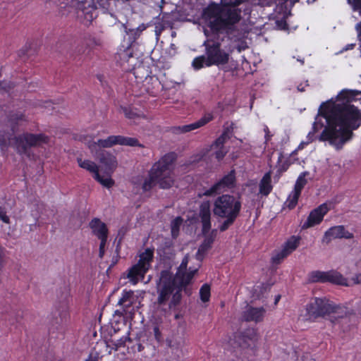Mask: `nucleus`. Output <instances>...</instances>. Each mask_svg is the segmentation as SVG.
<instances>
[{
  "mask_svg": "<svg viewBox=\"0 0 361 361\" xmlns=\"http://www.w3.org/2000/svg\"><path fill=\"white\" fill-rule=\"evenodd\" d=\"M360 99L361 90L343 89L335 98L322 102L305 144L318 140L342 149L361 126V109L352 104Z\"/></svg>",
  "mask_w": 361,
  "mask_h": 361,
  "instance_id": "1",
  "label": "nucleus"
},
{
  "mask_svg": "<svg viewBox=\"0 0 361 361\" xmlns=\"http://www.w3.org/2000/svg\"><path fill=\"white\" fill-rule=\"evenodd\" d=\"M188 256H185L175 275L167 270L161 271L157 282L158 296L154 302L157 311L166 312L180 303L183 288L190 283L198 271L197 268L192 269L191 267L188 270Z\"/></svg>",
  "mask_w": 361,
  "mask_h": 361,
  "instance_id": "2",
  "label": "nucleus"
},
{
  "mask_svg": "<svg viewBox=\"0 0 361 361\" xmlns=\"http://www.w3.org/2000/svg\"><path fill=\"white\" fill-rule=\"evenodd\" d=\"M248 0H221L211 1L203 8L202 19L211 33L215 35H231L242 19V11L238 8Z\"/></svg>",
  "mask_w": 361,
  "mask_h": 361,
  "instance_id": "3",
  "label": "nucleus"
},
{
  "mask_svg": "<svg viewBox=\"0 0 361 361\" xmlns=\"http://www.w3.org/2000/svg\"><path fill=\"white\" fill-rule=\"evenodd\" d=\"M176 159V153L171 152L154 163L149 171L148 177L142 183V190L145 192L149 191L156 185L162 189L171 188L174 183L171 166Z\"/></svg>",
  "mask_w": 361,
  "mask_h": 361,
  "instance_id": "4",
  "label": "nucleus"
},
{
  "mask_svg": "<svg viewBox=\"0 0 361 361\" xmlns=\"http://www.w3.org/2000/svg\"><path fill=\"white\" fill-rule=\"evenodd\" d=\"M241 202L232 195L222 194L214 201L213 213L225 219L222 226L232 224L240 214Z\"/></svg>",
  "mask_w": 361,
  "mask_h": 361,
  "instance_id": "5",
  "label": "nucleus"
},
{
  "mask_svg": "<svg viewBox=\"0 0 361 361\" xmlns=\"http://www.w3.org/2000/svg\"><path fill=\"white\" fill-rule=\"evenodd\" d=\"M79 140L86 144L92 153L99 152L102 148H109L114 145L137 147L141 146L139 140L135 137L122 135H110L106 139H99L94 141V137L90 135H80Z\"/></svg>",
  "mask_w": 361,
  "mask_h": 361,
  "instance_id": "6",
  "label": "nucleus"
},
{
  "mask_svg": "<svg viewBox=\"0 0 361 361\" xmlns=\"http://www.w3.org/2000/svg\"><path fill=\"white\" fill-rule=\"evenodd\" d=\"M60 6L62 16L68 11V14L76 16L86 25L90 24L94 18L96 8L86 0H63Z\"/></svg>",
  "mask_w": 361,
  "mask_h": 361,
  "instance_id": "7",
  "label": "nucleus"
},
{
  "mask_svg": "<svg viewBox=\"0 0 361 361\" xmlns=\"http://www.w3.org/2000/svg\"><path fill=\"white\" fill-rule=\"evenodd\" d=\"M13 139L16 152L19 155L25 156L29 159H31L32 156L30 148L42 147L50 141V137L44 133H23L15 136Z\"/></svg>",
  "mask_w": 361,
  "mask_h": 361,
  "instance_id": "8",
  "label": "nucleus"
},
{
  "mask_svg": "<svg viewBox=\"0 0 361 361\" xmlns=\"http://www.w3.org/2000/svg\"><path fill=\"white\" fill-rule=\"evenodd\" d=\"M203 46L205 47L208 66H220L228 63L229 54L221 48L220 42L209 38L204 42Z\"/></svg>",
  "mask_w": 361,
  "mask_h": 361,
  "instance_id": "9",
  "label": "nucleus"
},
{
  "mask_svg": "<svg viewBox=\"0 0 361 361\" xmlns=\"http://www.w3.org/2000/svg\"><path fill=\"white\" fill-rule=\"evenodd\" d=\"M236 182L235 171L231 170L226 175H224L221 179L215 182L210 188L200 189L197 192V197H213L222 192L232 189L235 187Z\"/></svg>",
  "mask_w": 361,
  "mask_h": 361,
  "instance_id": "10",
  "label": "nucleus"
},
{
  "mask_svg": "<svg viewBox=\"0 0 361 361\" xmlns=\"http://www.w3.org/2000/svg\"><path fill=\"white\" fill-rule=\"evenodd\" d=\"M334 303L326 298H314L306 306L307 319L315 320L330 316L334 311Z\"/></svg>",
  "mask_w": 361,
  "mask_h": 361,
  "instance_id": "11",
  "label": "nucleus"
},
{
  "mask_svg": "<svg viewBox=\"0 0 361 361\" xmlns=\"http://www.w3.org/2000/svg\"><path fill=\"white\" fill-rule=\"evenodd\" d=\"M139 257L137 263L129 269L127 276L134 284L137 283L140 279H142L149 269L153 260L154 250L147 248Z\"/></svg>",
  "mask_w": 361,
  "mask_h": 361,
  "instance_id": "12",
  "label": "nucleus"
},
{
  "mask_svg": "<svg viewBox=\"0 0 361 361\" xmlns=\"http://www.w3.org/2000/svg\"><path fill=\"white\" fill-rule=\"evenodd\" d=\"M98 44L95 37L90 34L84 35L75 49L73 59L82 62L89 60L93 49Z\"/></svg>",
  "mask_w": 361,
  "mask_h": 361,
  "instance_id": "13",
  "label": "nucleus"
},
{
  "mask_svg": "<svg viewBox=\"0 0 361 361\" xmlns=\"http://www.w3.org/2000/svg\"><path fill=\"white\" fill-rule=\"evenodd\" d=\"M25 115L21 112L11 111L7 116V121L10 124L11 131H0V147L1 149L7 148L13 134L18 130L20 121H25Z\"/></svg>",
  "mask_w": 361,
  "mask_h": 361,
  "instance_id": "14",
  "label": "nucleus"
},
{
  "mask_svg": "<svg viewBox=\"0 0 361 361\" xmlns=\"http://www.w3.org/2000/svg\"><path fill=\"white\" fill-rule=\"evenodd\" d=\"M308 281L311 283L330 282L345 286H350L347 282V279L336 270H330L329 271H313L308 275Z\"/></svg>",
  "mask_w": 361,
  "mask_h": 361,
  "instance_id": "15",
  "label": "nucleus"
},
{
  "mask_svg": "<svg viewBox=\"0 0 361 361\" xmlns=\"http://www.w3.org/2000/svg\"><path fill=\"white\" fill-rule=\"evenodd\" d=\"M77 161L80 167L93 173V178L106 188H111L114 186L115 182L109 177L104 178L99 173L97 165L92 161L89 159H82L78 158Z\"/></svg>",
  "mask_w": 361,
  "mask_h": 361,
  "instance_id": "16",
  "label": "nucleus"
},
{
  "mask_svg": "<svg viewBox=\"0 0 361 361\" xmlns=\"http://www.w3.org/2000/svg\"><path fill=\"white\" fill-rule=\"evenodd\" d=\"M202 234L204 240L198 248L196 253V258L202 261L207 251L212 247V245L217 234V229L211 230V227H202Z\"/></svg>",
  "mask_w": 361,
  "mask_h": 361,
  "instance_id": "17",
  "label": "nucleus"
},
{
  "mask_svg": "<svg viewBox=\"0 0 361 361\" xmlns=\"http://www.w3.org/2000/svg\"><path fill=\"white\" fill-rule=\"evenodd\" d=\"M94 153L99 162L104 166L105 172L107 173L108 177L111 178V173L117 166L116 157L104 149H99V152Z\"/></svg>",
  "mask_w": 361,
  "mask_h": 361,
  "instance_id": "18",
  "label": "nucleus"
},
{
  "mask_svg": "<svg viewBox=\"0 0 361 361\" xmlns=\"http://www.w3.org/2000/svg\"><path fill=\"white\" fill-rule=\"evenodd\" d=\"M329 210L330 207L328 203L324 202L320 204L310 212L307 217V222L303 226H314L319 224L322 221L324 216Z\"/></svg>",
  "mask_w": 361,
  "mask_h": 361,
  "instance_id": "19",
  "label": "nucleus"
},
{
  "mask_svg": "<svg viewBox=\"0 0 361 361\" xmlns=\"http://www.w3.org/2000/svg\"><path fill=\"white\" fill-rule=\"evenodd\" d=\"M214 118V111L205 112L198 121L188 125L179 126L177 129L181 133L190 132L206 126L207 123L212 121Z\"/></svg>",
  "mask_w": 361,
  "mask_h": 361,
  "instance_id": "20",
  "label": "nucleus"
},
{
  "mask_svg": "<svg viewBox=\"0 0 361 361\" xmlns=\"http://www.w3.org/2000/svg\"><path fill=\"white\" fill-rule=\"evenodd\" d=\"M265 313L266 310L262 307H254L248 306L243 312L242 317L245 322H255L257 323L263 320Z\"/></svg>",
  "mask_w": 361,
  "mask_h": 361,
  "instance_id": "21",
  "label": "nucleus"
},
{
  "mask_svg": "<svg viewBox=\"0 0 361 361\" xmlns=\"http://www.w3.org/2000/svg\"><path fill=\"white\" fill-rule=\"evenodd\" d=\"M353 237L352 233L345 231L344 227H331L325 233L322 238V243L329 244L335 238H350Z\"/></svg>",
  "mask_w": 361,
  "mask_h": 361,
  "instance_id": "22",
  "label": "nucleus"
},
{
  "mask_svg": "<svg viewBox=\"0 0 361 361\" xmlns=\"http://www.w3.org/2000/svg\"><path fill=\"white\" fill-rule=\"evenodd\" d=\"M211 203L209 200H204L199 206L197 214L202 226H212L211 224Z\"/></svg>",
  "mask_w": 361,
  "mask_h": 361,
  "instance_id": "23",
  "label": "nucleus"
},
{
  "mask_svg": "<svg viewBox=\"0 0 361 361\" xmlns=\"http://www.w3.org/2000/svg\"><path fill=\"white\" fill-rule=\"evenodd\" d=\"M273 190L271 185V173L268 171L264 173L259 184V193L264 196H268Z\"/></svg>",
  "mask_w": 361,
  "mask_h": 361,
  "instance_id": "24",
  "label": "nucleus"
},
{
  "mask_svg": "<svg viewBox=\"0 0 361 361\" xmlns=\"http://www.w3.org/2000/svg\"><path fill=\"white\" fill-rule=\"evenodd\" d=\"M133 303V291H124L122 297L118 300V305L123 309L128 310L132 306Z\"/></svg>",
  "mask_w": 361,
  "mask_h": 361,
  "instance_id": "25",
  "label": "nucleus"
},
{
  "mask_svg": "<svg viewBox=\"0 0 361 361\" xmlns=\"http://www.w3.org/2000/svg\"><path fill=\"white\" fill-rule=\"evenodd\" d=\"M300 240V237L293 235L285 243L283 249L290 255L298 247Z\"/></svg>",
  "mask_w": 361,
  "mask_h": 361,
  "instance_id": "26",
  "label": "nucleus"
},
{
  "mask_svg": "<svg viewBox=\"0 0 361 361\" xmlns=\"http://www.w3.org/2000/svg\"><path fill=\"white\" fill-rule=\"evenodd\" d=\"M301 192L295 189L289 194L286 201V204L289 209H293L296 207Z\"/></svg>",
  "mask_w": 361,
  "mask_h": 361,
  "instance_id": "27",
  "label": "nucleus"
},
{
  "mask_svg": "<svg viewBox=\"0 0 361 361\" xmlns=\"http://www.w3.org/2000/svg\"><path fill=\"white\" fill-rule=\"evenodd\" d=\"M121 109L127 118L135 119L142 116L140 111L131 106H121Z\"/></svg>",
  "mask_w": 361,
  "mask_h": 361,
  "instance_id": "28",
  "label": "nucleus"
},
{
  "mask_svg": "<svg viewBox=\"0 0 361 361\" xmlns=\"http://www.w3.org/2000/svg\"><path fill=\"white\" fill-rule=\"evenodd\" d=\"M310 175L309 171H303L302 172L298 177L294 188L295 190L300 191L302 192V189L305 186V185L307 183V180L306 179V177Z\"/></svg>",
  "mask_w": 361,
  "mask_h": 361,
  "instance_id": "29",
  "label": "nucleus"
},
{
  "mask_svg": "<svg viewBox=\"0 0 361 361\" xmlns=\"http://www.w3.org/2000/svg\"><path fill=\"white\" fill-rule=\"evenodd\" d=\"M192 66L196 71L200 70L204 67H210L207 65V58L206 55H201L195 57L192 62Z\"/></svg>",
  "mask_w": 361,
  "mask_h": 361,
  "instance_id": "30",
  "label": "nucleus"
},
{
  "mask_svg": "<svg viewBox=\"0 0 361 361\" xmlns=\"http://www.w3.org/2000/svg\"><path fill=\"white\" fill-rule=\"evenodd\" d=\"M92 233L96 235L100 242H106L109 231L107 227H92Z\"/></svg>",
  "mask_w": 361,
  "mask_h": 361,
  "instance_id": "31",
  "label": "nucleus"
},
{
  "mask_svg": "<svg viewBox=\"0 0 361 361\" xmlns=\"http://www.w3.org/2000/svg\"><path fill=\"white\" fill-rule=\"evenodd\" d=\"M235 338L236 342L239 344L240 350H244L250 345L248 341L250 340V338H248V334L246 332L238 334Z\"/></svg>",
  "mask_w": 361,
  "mask_h": 361,
  "instance_id": "32",
  "label": "nucleus"
},
{
  "mask_svg": "<svg viewBox=\"0 0 361 361\" xmlns=\"http://www.w3.org/2000/svg\"><path fill=\"white\" fill-rule=\"evenodd\" d=\"M288 255V252L282 249L280 251H276L271 257L272 264H280Z\"/></svg>",
  "mask_w": 361,
  "mask_h": 361,
  "instance_id": "33",
  "label": "nucleus"
},
{
  "mask_svg": "<svg viewBox=\"0 0 361 361\" xmlns=\"http://www.w3.org/2000/svg\"><path fill=\"white\" fill-rule=\"evenodd\" d=\"M334 311L331 312V314L330 317L331 318H334L335 319L338 318H343L347 316L348 312L345 308L341 307L340 306H336L334 304Z\"/></svg>",
  "mask_w": 361,
  "mask_h": 361,
  "instance_id": "34",
  "label": "nucleus"
},
{
  "mask_svg": "<svg viewBox=\"0 0 361 361\" xmlns=\"http://www.w3.org/2000/svg\"><path fill=\"white\" fill-rule=\"evenodd\" d=\"M200 299L202 302H205L209 301L210 298V286L205 283L200 290Z\"/></svg>",
  "mask_w": 361,
  "mask_h": 361,
  "instance_id": "35",
  "label": "nucleus"
},
{
  "mask_svg": "<svg viewBox=\"0 0 361 361\" xmlns=\"http://www.w3.org/2000/svg\"><path fill=\"white\" fill-rule=\"evenodd\" d=\"M211 148L212 149H216L214 153V156L219 161H221L228 152V150L225 147H213Z\"/></svg>",
  "mask_w": 361,
  "mask_h": 361,
  "instance_id": "36",
  "label": "nucleus"
},
{
  "mask_svg": "<svg viewBox=\"0 0 361 361\" xmlns=\"http://www.w3.org/2000/svg\"><path fill=\"white\" fill-rule=\"evenodd\" d=\"M223 132L226 133L230 137H232L233 133V129H234V124L233 123H231L228 124V123H226L223 126Z\"/></svg>",
  "mask_w": 361,
  "mask_h": 361,
  "instance_id": "37",
  "label": "nucleus"
},
{
  "mask_svg": "<svg viewBox=\"0 0 361 361\" xmlns=\"http://www.w3.org/2000/svg\"><path fill=\"white\" fill-rule=\"evenodd\" d=\"M13 85L10 82L6 81H0V91H3L4 92H9L13 88Z\"/></svg>",
  "mask_w": 361,
  "mask_h": 361,
  "instance_id": "38",
  "label": "nucleus"
},
{
  "mask_svg": "<svg viewBox=\"0 0 361 361\" xmlns=\"http://www.w3.org/2000/svg\"><path fill=\"white\" fill-rule=\"evenodd\" d=\"M226 140L222 137L221 135H219L212 144L211 147H224V144L226 142Z\"/></svg>",
  "mask_w": 361,
  "mask_h": 361,
  "instance_id": "39",
  "label": "nucleus"
},
{
  "mask_svg": "<svg viewBox=\"0 0 361 361\" xmlns=\"http://www.w3.org/2000/svg\"><path fill=\"white\" fill-rule=\"evenodd\" d=\"M0 220L5 224H9L10 222V219L6 214V209L1 206H0Z\"/></svg>",
  "mask_w": 361,
  "mask_h": 361,
  "instance_id": "40",
  "label": "nucleus"
},
{
  "mask_svg": "<svg viewBox=\"0 0 361 361\" xmlns=\"http://www.w3.org/2000/svg\"><path fill=\"white\" fill-rule=\"evenodd\" d=\"M127 340H130V338L126 336H124L116 341V343L115 344V347H112V349L114 350H117L120 347L124 346Z\"/></svg>",
  "mask_w": 361,
  "mask_h": 361,
  "instance_id": "41",
  "label": "nucleus"
},
{
  "mask_svg": "<svg viewBox=\"0 0 361 361\" xmlns=\"http://www.w3.org/2000/svg\"><path fill=\"white\" fill-rule=\"evenodd\" d=\"M264 131L265 133V135H264L265 142L267 143L268 142H269L271 140L273 135L271 133L267 126H264Z\"/></svg>",
  "mask_w": 361,
  "mask_h": 361,
  "instance_id": "42",
  "label": "nucleus"
},
{
  "mask_svg": "<svg viewBox=\"0 0 361 361\" xmlns=\"http://www.w3.org/2000/svg\"><path fill=\"white\" fill-rule=\"evenodd\" d=\"M276 25L281 30H287L288 28V25L284 19L276 20Z\"/></svg>",
  "mask_w": 361,
  "mask_h": 361,
  "instance_id": "43",
  "label": "nucleus"
},
{
  "mask_svg": "<svg viewBox=\"0 0 361 361\" xmlns=\"http://www.w3.org/2000/svg\"><path fill=\"white\" fill-rule=\"evenodd\" d=\"M106 242H100L99 249V257L102 258L105 253V245Z\"/></svg>",
  "mask_w": 361,
  "mask_h": 361,
  "instance_id": "44",
  "label": "nucleus"
},
{
  "mask_svg": "<svg viewBox=\"0 0 361 361\" xmlns=\"http://www.w3.org/2000/svg\"><path fill=\"white\" fill-rule=\"evenodd\" d=\"M89 226H106L104 223L102 222L99 219L94 218L89 224Z\"/></svg>",
  "mask_w": 361,
  "mask_h": 361,
  "instance_id": "45",
  "label": "nucleus"
},
{
  "mask_svg": "<svg viewBox=\"0 0 361 361\" xmlns=\"http://www.w3.org/2000/svg\"><path fill=\"white\" fill-rule=\"evenodd\" d=\"M183 219L180 216L176 217L173 221L171 222V226H181L183 224Z\"/></svg>",
  "mask_w": 361,
  "mask_h": 361,
  "instance_id": "46",
  "label": "nucleus"
},
{
  "mask_svg": "<svg viewBox=\"0 0 361 361\" xmlns=\"http://www.w3.org/2000/svg\"><path fill=\"white\" fill-rule=\"evenodd\" d=\"M118 55H119V58L121 59H127V61H128V59L130 57H132V56H133L132 53H128V51H124L122 53L118 54Z\"/></svg>",
  "mask_w": 361,
  "mask_h": 361,
  "instance_id": "47",
  "label": "nucleus"
},
{
  "mask_svg": "<svg viewBox=\"0 0 361 361\" xmlns=\"http://www.w3.org/2000/svg\"><path fill=\"white\" fill-rule=\"evenodd\" d=\"M356 46V44L355 43H351V44H348L347 45H345L340 51L339 53H343L344 51H348V50H352Z\"/></svg>",
  "mask_w": 361,
  "mask_h": 361,
  "instance_id": "48",
  "label": "nucleus"
},
{
  "mask_svg": "<svg viewBox=\"0 0 361 361\" xmlns=\"http://www.w3.org/2000/svg\"><path fill=\"white\" fill-rule=\"evenodd\" d=\"M153 331H154V336H155V338L157 340V341H160L161 338V334L159 331V329L158 326H154L153 328Z\"/></svg>",
  "mask_w": 361,
  "mask_h": 361,
  "instance_id": "49",
  "label": "nucleus"
},
{
  "mask_svg": "<svg viewBox=\"0 0 361 361\" xmlns=\"http://www.w3.org/2000/svg\"><path fill=\"white\" fill-rule=\"evenodd\" d=\"M291 164V162H290V161L288 160H286L285 161L282 165L281 166V169L280 170L281 171H286L288 169V167L290 166V165Z\"/></svg>",
  "mask_w": 361,
  "mask_h": 361,
  "instance_id": "50",
  "label": "nucleus"
},
{
  "mask_svg": "<svg viewBox=\"0 0 361 361\" xmlns=\"http://www.w3.org/2000/svg\"><path fill=\"white\" fill-rule=\"evenodd\" d=\"M352 281L354 284H360L361 283V274H356L354 277L352 278Z\"/></svg>",
  "mask_w": 361,
  "mask_h": 361,
  "instance_id": "51",
  "label": "nucleus"
},
{
  "mask_svg": "<svg viewBox=\"0 0 361 361\" xmlns=\"http://www.w3.org/2000/svg\"><path fill=\"white\" fill-rule=\"evenodd\" d=\"M86 361H98V354L97 353L94 354L90 353Z\"/></svg>",
  "mask_w": 361,
  "mask_h": 361,
  "instance_id": "52",
  "label": "nucleus"
},
{
  "mask_svg": "<svg viewBox=\"0 0 361 361\" xmlns=\"http://www.w3.org/2000/svg\"><path fill=\"white\" fill-rule=\"evenodd\" d=\"M127 313H128V310L123 309L122 307L121 310H116L115 311V314L118 315V316H123L124 314H127Z\"/></svg>",
  "mask_w": 361,
  "mask_h": 361,
  "instance_id": "53",
  "label": "nucleus"
},
{
  "mask_svg": "<svg viewBox=\"0 0 361 361\" xmlns=\"http://www.w3.org/2000/svg\"><path fill=\"white\" fill-rule=\"evenodd\" d=\"M7 234L10 236H13L14 237L16 235L13 233L14 231H15V228L14 227H7Z\"/></svg>",
  "mask_w": 361,
  "mask_h": 361,
  "instance_id": "54",
  "label": "nucleus"
},
{
  "mask_svg": "<svg viewBox=\"0 0 361 361\" xmlns=\"http://www.w3.org/2000/svg\"><path fill=\"white\" fill-rule=\"evenodd\" d=\"M116 341L114 340H111L107 343V346L112 349V347H115Z\"/></svg>",
  "mask_w": 361,
  "mask_h": 361,
  "instance_id": "55",
  "label": "nucleus"
},
{
  "mask_svg": "<svg viewBox=\"0 0 361 361\" xmlns=\"http://www.w3.org/2000/svg\"><path fill=\"white\" fill-rule=\"evenodd\" d=\"M220 135L224 137L226 140H228L229 139L231 138V137H230L229 135H228L227 134H226V133H224L223 131H222V133Z\"/></svg>",
  "mask_w": 361,
  "mask_h": 361,
  "instance_id": "56",
  "label": "nucleus"
},
{
  "mask_svg": "<svg viewBox=\"0 0 361 361\" xmlns=\"http://www.w3.org/2000/svg\"><path fill=\"white\" fill-rule=\"evenodd\" d=\"M178 226H176V227H172V234L174 235V233L175 232H178Z\"/></svg>",
  "mask_w": 361,
  "mask_h": 361,
  "instance_id": "57",
  "label": "nucleus"
},
{
  "mask_svg": "<svg viewBox=\"0 0 361 361\" xmlns=\"http://www.w3.org/2000/svg\"><path fill=\"white\" fill-rule=\"evenodd\" d=\"M231 361H246V360L245 359H243V358H238V357H237L236 360L231 359Z\"/></svg>",
  "mask_w": 361,
  "mask_h": 361,
  "instance_id": "58",
  "label": "nucleus"
},
{
  "mask_svg": "<svg viewBox=\"0 0 361 361\" xmlns=\"http://www.w3.org/2000/svg\"><path fill=\"white\" fill-rule=\"evenodd\" d=\"M138 72H139V68H138V69H136V70L135 71L134 74H135V78H137V74L138 73Z\"/></svg>",
  "mask_w": 361,
  "mask_h": 361,
  "instance_id": "59",
  "label": "nucleus"
},
{
  "mask_svg": "<svg viewBox=\"0 0 361 361\" xmlns=\"http://www.w3.org/2000/svg\"><path fill=\"white\" fill-rule=\"evenodd\" d=\"M279 299H280V295H277L275 299V303H277V302L279 301Z\"/></svg>",
  "mask_w": 361,
  "mask_h": 361,
  "instance_id": "60",
  "label": "nucleus"
},
{
  "mask_svg": "<svg viewBox=\"0 0 361 361\" xmlns=\"http://www.w3.org/2000/svg\"><path fill=\"white\" fill-rule=\"evenodd\" d=\"M220 228H221V231H226V228H227L228 227H220Z\"/></svg>",
  "mask_w": 361,
  "mask_h": 361,
  "instance_id": "61",
  "label": "nucleus"
},
{
  "mask_svg": "<svg viewBox=\"0 0 361 361\" xmlns=\"http://www.w3.org/2000/svg\"><path fill=\"white\" fill-rule=\"evenodd\" d=\"M297 154V150H294L292 153H291V155H294V154Z\"/></svg>",
  "mask_w": 361,
  "mask_h": 361,
  "instance_id": "62",
  "label": "nucleus"
},
{
  "mask_svg": "<svg viewBox=\"0 0 361 361\" xmlns=\"http://www.w3.org/2000/svg\"><path fill=\"white\" fill-rule=\"evenodd\" d=\"M262 288H264V290H266L268 287L267 286H264V285H262Z\"/></svg>",
  "mask_w": 361,
  "mask_h": 361,
  "instance_id": "63",
  "label": "nucleus"
},
{
  "mask_svg": "<svg viewBox=\"0 0 361 361\" xmlns=\"http://www.w3.org/2000/svg\"><path fill=\"white\" fill-rule=\"evenodd\" d=\"M121 240H122V237H121V238L118 239V244H120V243H121Z\"/></svg>",
  "mask_w": 361,
  "mask_h": 361,
  "instance_id": "64",
  "label": "nucleus"
}]
</instances>
